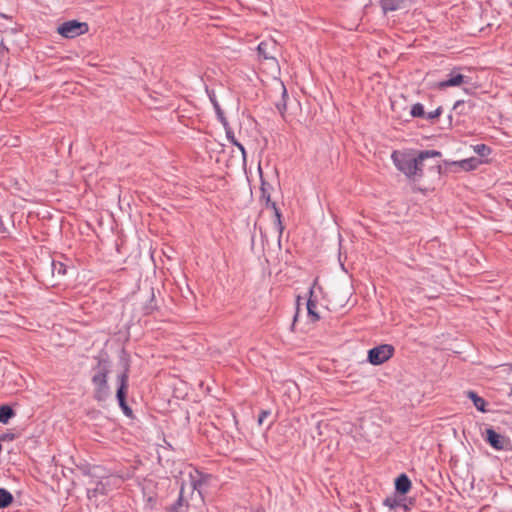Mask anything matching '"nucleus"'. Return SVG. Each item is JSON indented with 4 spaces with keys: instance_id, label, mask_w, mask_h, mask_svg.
<instances>
[{
    "instance_id": "1",
    "label": "nucleus",
    "mask_w": 512,
    "mask_h": 512,
    "mask_svg": "<svg viewBox=\"0 0 512 512\" xmlns=\"http://www.w3.org/2000/svg\"><path fill=\"white\" fill-rule=\"evenodd\" d=\"M183 475L182 484L177 501L178 509L200 510L204 504L203 496L200 491L202 484L201 473L192 468H187Z\"/></svg>"
},
{
    "instance_id": "2",
    "label": "nucleus",
    "mask_w": 512,
    "mask_h": 512,
    "mask_svg": "<svg viewBox=\"0 0 512 512\" xmlns=\"http://www.w3.org/2000/svg\"><path fill=\"white\" fill-rule=\"evenodd\" d=\"M440 156L441 153L435 150L422 151L417 156L411 153L394 151L391 158L399 171L408 178L417 180L423 176L425 161Z\"/></svg>"
},
{
    "instance_id": "3",
    "label": "nucleus",
    "mask_w": 512,
    "mask_h": 512,
    "mask_svg": "<svg viewBox=\"0 0 512 512\" xmlns=\"http://www.w3.org/2000/svg\"><path fill=\"white\" fill-rule=\"evenodd\" d=\"M396 495L387 497L384 500V505L389 509H403L409 510L410 507L403 497L411 489V481L406 474H401L395 480Z\"/></svg>"
},
{
    "instance_id": "4",
    "label": "nucleus",
    "mask_w": 512,
    "mask_h": 512,
    "mask_svg": "<svg viewBox=\"0 0 512 512\" xmlns=\"http://www.w3.org/2000/svg\"><path fill=\"white\" fill-rule=\"evenodd\" d=\"M89 31V26L86 22L78 20H69L63 22L57 27V32L64 38L72 39L77 36L83 35Z\"/></svg>"
},
{
    "instance_id": "5",
    "label": "nucleus",
    "mask_w": 512,
    "mask_h": 512,
    "mask_svg": "<svg viewBox=\"0 0 512 512\" xmlns=\"http://www.w3.org/2000/svg\"><path fill=\"white\" fill-rule=\"evenodd\" d=\"M394 354V347L389 344L376 346L368 351V361L373 365H381Z\"/></svg>"
},
{
    "instance_id": "6",
    "label": "nucleus",
    "mask_w": 512,
    "mask_h": 512,
    "mask_svg": "<svg viewBox=\"0 0 512 512\" xmlns=\"http://www.w3.org/2000/svg\"><path fill=\"white\" fill-rule=\"evenodd\" d=\"M461 68L452 69L447 75L446 79L436 83L435 87L438 89H445L447 87H459L463 84H469L471 79L460 72Z\"/></svg>"
},
{
    "instance_id": "7",
    "label": "nucleus",
    "mask_w": 512,
    "mask_h": 512,
    "mask_svg": "<svg viewBox=\"0 0 512 512\" xmlns=\"http://www.w3.org/2000/svg\"><path fill=\"white\" fill-rule=\"evenodd\" d=\"M118 389H117V400L119 402V406L122 409L123 413L130 417L132 416V410L126 403V392L128 388V374L126 372L118 375Z\"/></svg>"
},
{
    "instance_id": "8",
    "label": "nucleus",
    "mask_w": 512,
    "mask_h": 512,
    "mask_svg": "<svg viewBox=\"0 0 512 512\" xmlns=\"http://www.w3.org/2000/svg\"><path fill=\"white\" fill-rule=\"evenodd\" d=\"M307 314L312 322H316L320 319V315L317 311V296H316V281L309 289V298L306 303Z\"/></svg>"
},
{
    "instance_id": "9",
    "label": "nucleus",
    "mask_w": 512,
    "mask_h": 512,
    "mask_svg": "<svg viewBox=\"0 0 512 512\" xmlns=\"http://www.w3.org/2000/svg\"><path fill=\"white\" fill-rule=\"evenodd\" d=\"M486 441L496 450H503L508 445V439L497 433L494 429L488 428L486 430Z\"/></svg>"
},
{
    "instance_id": "10",
    "label": "nucleus",
    "mask_w": 512,
    "mask_h": 512,
    "mask_svg": "<svg viewBox=\"0 0 512 512\" xmlns=\"http://www.w3.org/2000/svg\"><path fill=\"white\" fill-rule=\"evenodd\" d=\"M260 198H261V200H264L267 205H269V206H271L273 208V210L275 212L277 228H278L279 233L281 234L282 231H283V226H282V223H281V214H280L278 208L276 207V204L274 202H271V200H270V187L268 185H266L264 182H262V185H261V196H260Z\"/></svg>"
},
{
    "instance_id": "11",
    "label": "nucleus",
    "mask_w": 512,
    "mask_h": 512,
    "mask_svg": "<svg viewBox=\"0 0 512 512\" xmlns=\"http://www.w3.org/2000/svg\"><path fill=\"white\" fill-rule=\"evenodd\" d=\"M466 396L473 402L475 408L482 412L486 413L488 410L486 409L487 402L484 398L480 397L475 391H467Z\"/></svg>"
},
{
    "instance_id": "12",
    "label": "nucleus",
    "mask_w": 512,
    "mask_h": 512,
    "mask_svg": "<svg viewBox=\"0 0 512 512\" xmlns=\"http://www.w3.org/2000/svg\"><path fill=\"white\" fill-rule=\"evenodd\" d=\"M276 49L275 42H261L258 47V53L265 59H274L273 51Z\"/></svg>"
},
{
    "instance_id": "13",
    "label": "nucleus",
    "mask_w": 512,
    "mask_h": 512,
    "mask_svg": "<svg viewBox=\"0 0 512 512\" xmlns=\"http://www.w3.org/2000/svg\"><path fill=\"white\" fill-rule=\"evenodd\" d=\"M208 92V95H209V99L213 105V108L216 112V115H217V118L218 120L223 124L224 127H226L228 125V122H227V119L224 115V112L223 110L221 109L217 99H216V96H215V93L212 91H207Z\"/></svg>"
},
{
    "instance_id": "14",
    "label": "nucleus",
    "mask_w": 512,
    "mask_h": 512,
    "mask_svg": "<svg viewBox=\"0 0 512 512\" xmlns=\"http://www.w3.org/2000/svg\"><path fill=\"white\" fill-rule=\"evenodd\" d=\"M408 0H382L381 5L384 12L395 11L405 6Z\"/></svg>"
},
{
    "instance_id": "15",
    "label": "nucleus",
    "mask_w": 512,
    "mask_h": 512,
    "mask_svg": "<svg viewBox=\"0 0 512 512\" xmlns=\"http://www.w3.org/2000/svg\"><path fill=\"white\" fill-rule=\"evenodd\" d=\"M14 502V496L5 488H0V510L8 508Z\"/></svg>"
},
{
    "instance_id": "16",
    "label": "nucleus",
    "mask_w": 512,
    "mask_h": 512,
    "mask_svg": "<svg viewBox=\"0 0 512 512\" xmlns=\"http://www.w3.org/2000/svg\"><path fill=\"white\" fill-rule=\"evenodd\" d=\"M15 416V411L9 405L0 406V423L7 424Z\"/></svg>"
},
{
    "instance_id": "17",
    "label": "nucleus",
    "mask_w": 512,
    "mask_h": 512,
    "mask_svg": "<svg viewBox=\"0 0 512 512\" xmlns=\"http://www.w3.org/2000/svg\"><path fill=\"white\" fill-rule=\"evenodd\" d=\"M472 107L473 105L471 103H466L463 100H458L455 102L453 110L460 115H466L470 112Z\"/></svg>"
},
{
    "instance_id": "18",
    "label": "nucleus",
    "mask_w": 512,
    "mask_h": 512,
    "mask_svg": "<svg viewBox=\"0 0 512 512\" xmlns=\"http://www.w3.org/2000/svg\"><path fill=\"white\" fill-rule=\"evenodd\" d=\"M280 89L282 94V101L276 104L278 111L283 115L286 111V98H287V90L283 83H280Z\"/></svg>"
},
{
    "instance_id": "19",
    "label": "nucleus",
    "mask_w": 512,
    "mask_h": 512,
    "mask_svg": "<svg viewBox=\"0 0 512 512\" xmlns=\"http://www.w3.org/2000/svg\"><path fill=\"white\" fill-rule=\"evenodd\" d=\"M410 116L426 118V113L424 111V106L421 103L414 104L412 106L411 110H410Z\"/></svg>"
},
{
    "instance_id": "20",
    "label": "nucleus",
    "mask_w": 512,
    "mask_h": 512,
    "mask_svg": "<svg viewBox=\"0 0 512 512\" xmlns=\"http://www.w3.org/2000/svg\"><path fill=\"white\" fill-rule=\"evenodd\" d=\"M473 150L475 153H477L478 155H480L482 157L488 156L491 152L490 148L488 146H486L485 144H477V145L473 146Z\"/></svg>"
},
{
    "instance_id": "21",
    "label": "nucleus",
    "mask_w": 512,
    "mask_h": 512,
    "mask_svg": "<svg viewBox=\"0 0 512 512\" xmlns=\"http://www.w3.org/2000/svg\"><path fill=\"white\" fill-rule=\"evenodd\" d=\"M52 273L58 275H64L66 273V266L62 262L52 261Z\"/></svg>"
},
{
    "instance_id": "22",
    "label": "nucleus",
    "mask_w": 512,
    "mask_h": 512,
    "mask_svg": "<svg viewBox=\"0 0 512 512\" xmlns=\"http://www.w3.org/2000/svg\"><path fill=\"white\" fill-rule=\"evenodd\" d=\"M441 112H442V109H441V107H439V108L435 109L434 111L427 113L426 118L429 120H433L435 118H438L440 116Z\"/></svg>"
},
{
    "instance_id": "23",
    "label": "nucleus",
    "mask_w": 512,
    "mask_h": 512,
    "mask_svg": "<svg viewBox=\"0 0 512 512\" xmlns=\"http://www.w3.org/2000/svg\"><path fill=\"white\" fill-rule=\"evenodd\" d=\"M15 439V435L13 433H5L0 435V441H12Z\"/></svg>"
},
{
    "instance_id": "24",
    "label": "nucleus",
    "mask_w": 512,
    "mask_h": 512,
    "mask_svg": "<svg viewBox=\"0 0 512 512\" xmlns=\"http://www.w3.org/2000/svg\"><path fill=\"white\" fill-rule=\"evenodd\" d=\"M234 145L239 149V151L242 154L243 159L245 160V158H246V150H245L244 146L241 143H239L238 141L235 142Z\"/></svg>"
},
{
    "instance_id": "25",
    "label": "nucleus",
    "mask_w": 512,
    "mask_h": 512,
    "mask_svg": "<svg viewBox=\"0 0 512 512\" xmlns=\"http://www.w3.org/2000/svg\"><path fill=\"white\" fill-rule=\"evenodd\" d=\"M234 145L239 149V151L242 154L243 159L245 160V158H246V150H245L244 146L241 143H239L238 141L235 142Z\"/></svg>"
},
{
    "instance_id": "26",
    "label": "nucleus",
    "mask_w": 512,
    "mask_h": 512,
    "mask_svg": "<svg viewBox=\"0 0 512 512\" xmlns=\"http://www.w3.org/2000/svg\"><path fill=\"white\" fill-rule=\"evenodd\" d=\"M227 139L234 145L235 142H237L236 138L234 137L233 133L230 130H226Z\"/></svg>"
},
{
    "instance_id": "27",
    "label": "nucleus",
    "mask_w": 512,
    "mask_h": 512,
    "mask_svg": "<svg viewBox=\"0 0 512 512\" xmlns=\"http://www.w3.org/2000/svg\"><path fill=\"white\" fill-rule=\"evenodd\" d=\"M270 414L269 411H262L258 418V423L262 424L264 419Z\"/></svg>"
},
{
    "instance_id": "28",
    "label": "nucleus",
    "mask_w": 512,
    "mask_h": 512,
    "mask_svg": "<svg viewBox=\"0 0 512 512\" xmlns=\"http://www.w3.org/2000/svg\"><path fill=\"white\" fill-rule=\"evenodd\" d=\"M87 494H88V497H89V498L96 496V488H94V489H88V490H87Z\"/></svg>"
},
{
    "instance_id": "29",
    "label": "nucleus",
    "mask_w": 512,
    "mask_h": 512,
    "mask_svg": "<svg viewBox=\"0 0 512 512\" xmlns=\"http://www.w3.org/2000/svg\"><path fill=\"white\" fill-rule=\"evenodd\" d=\"M469 162H470L469 160H464V161H462L461 166H462V167H464V168H466V167H467V164H468Z\"/></svg>"
},
{
    "instance_id": "30",
    "label": "nucleus",
    "mask_w": 512,
    "mask_h": 512,
    "mask_svg": "<svg viewBox=\"0 0 512 512\" xmlns=\"http://www.w3.org/2000/svg\"><path fill=\"white\" fill-rule=\"evenodd\" d=\"M299 305H300V296L297 297V310L299 309Z\"/></svg>"
},
{
    "instance_id": "31",
    "label": "nucleus",
    "mask_w": 512,
    "mask_h": 512,
    "mask_svg": "<svg viewBox=\"0 0 512 512\" xmlns=\"http://www.w3.org/2000/svg\"><path fill=\"white\" fill-rule=\"evenodd\" d=\"M91 380L93 383H96V374L92 376Z\"/></svg>"
},
{
    "instance_id": "32",
    "label": "nucleus",
    "mask_w": 512,
    "mask_h": 512,
    "mask_svg": "<svg viewBox=\"0 0 512 512\" xmlns=\"http://www.w3.org/2000/svg\"><path fill=\"white\" fill-rule=\"evenodd\" d=\"M297 317H298V312L296 313V315L294 316V321L297 320Z\"/></svg>"
}]
</instances>
